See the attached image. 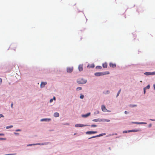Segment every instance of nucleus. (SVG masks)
<instances>
[{"instance_id": "a211bd4d", "label": "nucleus", "mask_w": 155, "mask_h": 155, "mask_svg": "<svg viewBox=\"0 0 155 155\" xmlns=\"http://www.w3.org/2000/svg\"><path fill=\"white\" fill-rule=\"evenodd\" d=\"M121 90L120 89L119 90V91H118L116 97H117L119 95V94H120V92H121Z\"/></svg>"}, {"instance_id": "f8f14e48", "label": "nucleus", "mask_w": 155, "mask_h": 155, "mask_svg": "<svg viewBox=\"0 0 155 155\" xmlns=\"http://www.w3.org/2000/svg\"><path fill=\"white\" fill-rule=\"evenodd\" d=\"M86 126L85 125H83L82 124H76L75 125V127H83L84 126Z\"/></svg>"}, {"instance_id": "39448f33", "label": "nucleus", "mask_w": 155, "mask_h": 155, "mask_svg": "<svg viewBox=\"0 0 155 155\" xmlns=\"http://www.w3.org/2000/svg\"><path fill=\"white\" fill-rule=\"evenodd\" d=\"M144 74L146 75H154L155 74V72H146L144 73Z\"/></svg>"}, {"instance_id": "4468645a", "label": "nucleus", "mask_w": 155, "mask_h": 155, "mask_svg": "<svg viewBox=\"0 0 155 155\" xmlns=\"http://www.w3.org/2000/svg\"><path fill=\"white\" fill-rule=\"evenodd\" d=\"M90 113H88L86 114L83 115L82 117H86L89 116L90 115Z\"/></svg>"}, {"instance_id": "f03ea898", "label": "nucleus", "mask_w": 155, "mask_h": 155, "mask_svg": "<svg viewBox=\"0 0 155 155\" xmlns=\"http://www.w3.org/2000/svg\"><path fill=\"white\" fill-rule=\"evenodd\" d=\"M105 134H101L99 135H96V136H93L91 137H90L89 138H88V139H91V138H95V137H101V136H103L104 135H105Z\"/></svg>"}, {"instance_id": "72a5a7b5", "label": "nucleus", "mask_w": 155, "mask_h": 155, "mask_svg": "<svg viewBox=\"0 0 155 155\" xmlns=\"http://www.w3.org/2000/svg\"><path fill=\"white\" fill-rule=\"evenodd\" d=\"M145 90H146L145 88H144L143 90H144V94H145V92H146Z\"/></svg>"}, {"instance_id": "423d86ee", "label": "nucleus", "mask_w": 155, "mask_h": 155, "mask_svg": "<svg viewBox=\"0 0 155 155\" xmlns=\"http://www.w3.org/2000/svg\"><path fill=\"white\" fill-rule=\"evenodd\" d=\"M78 69L80 71H82L83 70V65L82 64L79 65L78 66Z\"/></svg>"}, {"instance_id": "bb28decb", "label": "nucleus", "mask_w": 155, "mask_h": 155, "mask_svg": "<svg viewBox=\"0 0 155 155\" xmlns=\"http://www.w3.org/2000/svg\"><path fill=\"white\" fill-rule=\"evenodd\" d=\"M97 126V125H96L93 124L91 125V127H96Z\"/></svg>"}, {"instance_id": "b1692460", "label": "nucleus", "mask_w": 155, "mask_h": 155, "mask_svg": "<svg viewBox=\"0 0 155 155\" xmlns=\"http://www.w3.org/2000/svg\"><path fill=\"white\" fill-rule=\"evenodd\" d=\"M84 97V96L83 94H81L80 96V98L81 99H83Z\"/></svg>"}, {"instance_id": "1a4fd4ad", "label": "nucleus", "mask_w": 155, "mask_h": 155, "mask_svg": "<svg viewBox=\"0 0 155 155\" xmlns=\"http://www.w3.org/2000/svg\"><path fill=\"white\" fill-rule=\"evenodd\" d=\"M10 48H11L13 49L14 51H15V49L16 48V45H12L10 46Z\"/></svg>"}, {"instance_id": "e433bc0d", "label": "nucleus", "mask_w": 155, "mask_h": 155, "mask_svg": "<svg viewBox=\"0 0 155 155\" xmlns=\"http://www.w3.org/2000/svg\"><path fill=\"white\" fill-rule=\"evenodd\" d=\"M124 113L126 114H128V112L126 111H125L124 112Z\"/></svg>"}, {"instance_id": "58836bf2", "label": "nucleus", "mask_w": 155, "mask_h": 155, "mask_svg": "<svg viewBox=\"0 0 155 155\" xmlns=\"http://www.w3.org/2000/svg\"><path fill=\"white\" fill-rule=\"evenodd\" d=\"M21 131V130H20V129H18V130H16V131Z\"/></svg>"}, {"instance_id": "4c0bfd02", "label": "nucleus", "mask_w": 155, "mask_h": 155, "mask_svg": "<svg viewBox=\"0 0 155 155\" xmlns=\"http://www.w3.org/2000/svg\"><path fill=\"white\" fill-rule=\"evenodd\" d=\"M5 139L3 138H0V140H5Z\"/></svg>"}, {"instance_id": "f257e3e1", "label": "nucleus", "mask_w": 155, "mask_h": 155, "mask_svg": "<svg viewBox=\"0 0 155 155\" xmlns=\"http://www.w3.org/2000/svg\"><path fill=\"white\" fill-rule=\"evenodd\" d=\"M86 82V80L83 78H79L77 81V82L79 84H84Z\"/></svg>"}, {"instance_id": "de8ad7c7", "label": "nucleus", "mask_w": 155, "mask_h": 155, "mask_svg": "<svg viewBox=\"0 0 155 155\" xmlns=\"http://www.w3.org/2000/svg\"><path fill=\"white\" fill-rule=\"evenodd\" d=\"M109 72H108V73H107V74H109Z\"/></svg>"}, {"instance_id": "a19ab883", "label": "nucleus", "mask_w": 155, "mask_h": 155, "mask_svg": "<svg viewBox=\"0 0 155 155\" xmlns=\"http://www.w3.org/2000/svg\"><path fill=\"white\" fill-rule=\"evenodd\" d=\"M53 100H55V99H55V97H53Z\"/></svg>"}, {"instance_id": "9b49d317", "label": "nucleus", "mask_w": 155, "mask_h": 155, "mask_svg": "<svg viewBox=\"0 0 155 155\" xmlns=\"http://www.w3.org/2000/svg\"><path fill=\"white\" fill-rule=\"evenodd\" d=\"M109 65L110 67L113 68H115L116 67V65L115 64H113L111 63H110L109 64Z\"/></svg>"}, {"instance_id": "412c9836", "label": "nucleus", "mask_w": 155, "mask_h": 155, "mask_svg": "<svg viewBox=\"0 0 155 155\" xmlns=\"http://www.w3.org/2000/svg\"><path fill=\"white\" fill-rule=\"evenodd\" d=\"M82 88L81 87H78L77 88V91H78L79 90H82Z\"/></svg>"}, {"instance_id": "6ab92c4d", "label": "nucleus", "mask_w": 155, "mask_h": 155, "mask_svg": "<svg viewBox=\"0 0 155 155\" xmlns=\"http://www.w3.org/2000/svg\"><path fill=\"white\" fill-rule=\"evenodd\" d=\"M137 105H133V104H130V107H136L137 106Z\"/></svg>"}, {"instance_id": "ddd939ff", "label": "nucleus", "mask_w": 155, "mask_h": 155, "mask_svg": "<svg viewBox=\"0 0 155 155\" xmlns=\"http://www.w3.org/2000/svg\"><path fill=\"white\" fill-rule=\"evenodd\" d=\"M51 119L50 118L43 119L41 120V121H49L51 120Z\"/></svg>"}, {"instance_id": "7c9ffc66", "label": "nucleus", "mask_w": 155, "mask_h": 155, "mask_svg": "<svg viewBox=\"0 0 155 155\" xmlns=\"http://www.w3.org/2000/svg\"><path fill=\"white\" fill-rule=\"evenodd\" d=\"M98 68L100 69H101L102 68V67L101 66H97L96 67V68Z\"/></svg>"}, {"instance_id": "f704fd0d", "label": "nucleus", "mask_w": 155, "mask_h": 155, "mask_svg": "<svg viewBox=\"0 0 155 155\" xmlns=\"http://www.w3.org/2000/svg\"><path fill=\"white\" fill-rule=\"evenodd\" d=\"M94 64H93V65H92L91 66V68H94Z\"/></svg>"}, {"instance_id": "c9c22d12", "label": "nucleus", "mask_w": 155, "mask_h": 155, "mask_svg": "<svg viewBox=\"0 0 155 155\" xmlns=\"http://www.w3.org/2000/svg\"><path fill=\"white\" fill-rule=\"evenodd\" d=\"M133 123L136 124H140V123H139V122H133Z\"/></svg>"}, {"instance_id": "9d476101", "label": "nucleus", "mask_w": 155, "mask_h": 155, "mask_svg": "<svg viewBox=\"0 0 155 155\" xmlns=\"http://www.w3.org/2000/svg\"><path fill=\"white\" fill-rule=\"evenodd\" d=\"M73 68H67V71L69 73H71L73 71Z\"/></svg>"}, {"instance_id": "c03bdc74", "label": "nucleus", "mask_w": 155, "mask_h": 155, "mask_svg": "<svg viewBox=\"0 0 155 155\" xmlns=\"http://www.w3.org/2000/svg\"><path fill=\"white\" fill-rule=\"evenodd\" d=\"M35 145V144H30L29 145V146H31V145Z\"/></svg>"}, {"instance_id": "aec40b11", "label": "nucleus", "mask_w": 155, "mask_h": 155, "mask_svg": "<svg viewBox=\"0 0 155 155\" xmlns=\"http://www.w3.org/2000/svg\"><path fill=\"white\" fill-rule=\"evenodd\" d=\"M13 127V126L12 125L8 126L6 127V129H9L10 128H11L12 127Z\"/></svg>"}, {"instance_id": "a878e982", "label": "nucleus", "mask_w": 155, "mask_h": 155, "mask_svg": "<svg viewBox=\"0 0 155 155\" xmlns=\"http://www.w3.org/2000/svg\"><path fill=\"white\" fill-rule=\"evenodd\" d=\"M99 121L98 119H95L93 120V121L94 122H97Z\"/></svg>"}, {"instance_id": "7ed1b4c3", "label": "nucleus", "mask_w": 155, "mask_h": 155, "mask_svg": "<svg viewBox=\"0 0 155 155\" xmlns=\"http://www.w3.org/2000/svg\"><path fill=\"white\" fill-rule=\"evenodd\" d=\"M105 74H104L102 72H97L95 73L94 74V75L96 76H100L104 75Z\"/></svg>"}, {"instance_id": "49530a36", "label": "nucleus", "mask_w": 155, "mask_h": 155, "mask_svg": "<svg viewBox=\"0 0 155 155\" xmlns=\"http://www.w3.org/2000/svg\"><path fill=\"white\" fill-rule=\"evenodd\" d=\"M98 113H99V112H97V114H98Z\"/></svg>"}, {"instance_id": "2f4dec72", "label": "nucleus", "mask_w": 155, "mask_h": 155, "mask_svg": "<svg viewBox=\"0 0 155 155\" xmlns=\"http://www.w3.org/2000/svg\"><path fill=\"white\" fill-rule=\"evenodd\" d=\"M11 107L12 108H13V103H12L11 104Z\"/></svg>"}, {"instance_id": "20e7f679", "label": "nucleus", "mask_w": 155, "mask_h": 155, "mask_svg": "<svg viewBox=\"0 0 155 155\" xmlns=\"http://www.w3.org/2000/svg\"><path fill=\"white\" fill-rule=\"evenodd\" d=\"M97 131H88L86 132V134H94L97 133Z\"/></svg>"}, {"instance_id": "6e6552de", "label": "nucleus", "mask_w": 155, "mask_h": 155, "mask_svg": "<svg viewBox=\"0 0 155 155\" xmlns=\"http://www.w3.org/2000/svg\"><path fill=\"white\" fill-rule=\"evenodd\" d=\"M46 82H42L41 84V88L43 87H45V85L47 84Z\"/></svg>"}, {"instance_id": "79ce46f5", "label": "nucleus", "mask_w": 155, "mask_h": 155, "mask_svg": "<svg viewBox=\"0 0 155 155\" xmlns=\"http://www.w3.org/2000/svg\"><path fill=\"white\" fill-rule=\"evenodd\" d=\"M5 155H14L13 154H5Z\"/></svg>"}, {"instance_id": "5701e85b", "label": "nucleus", "mask_w": 155, "mask_h": 155, "mask_svg": "<svg viewBox=\"0 0 155 155\" xmlns=\"http://www.w3.org/2000/svg\"><path fill=\"white\" fill-rule=\"evenodd\" d=\"M109 92H109V91H107L106 92H104V93L105 94H108L109 93Z\"/></svg>"}, {"instance_id": "cd10ccee", "label": "nucleus", "mask_w": 155, "mask_h": 155, "mask_svg": "<svg viewBox=\"0 0 155 155\" xmlns=\"http://www.w3.org/2000/svg\"><path fill=\"white\" fill-rule=\"evenodd\" d=\"M2 117H4V116L2 114H0V118Z\"/></svg>"}, {"instance_id": "c756f323", "label": "nucleus", "mask_w": 155, "mask_h": 155, "mask_svg": "<svg viewBox=\"0 0 155 155\" xmlns=\"http://www.w3.org/2000/svg\"><path fill=\"white\" fill-rule=\"evenodd\" d=\"M53 99H51L50 100V103H51L53 101Z\"/></svg>"}, {"instance_id": "37998d69", "label": "nucleus", "mask_w": 155, "mask_h": 155, "mask_svg": "<svg viewBox=\"0 0 155 155\" xmlns=\"http://www.w3.org/2000/svg\"><path fill=\"white\" fill-rule=\"evenodd\" d=\"M150 120H152V121H155V120H154L153 119H150Z\"/></svg>"}, {"instance_id": "2eb2a0df", "label": "nucleus", "mask_w": 155, "mask_h": 155, "mask_svg": "<svg viewBox=\"0 0 155 155\" xmlns=\"http://www.w3.org/2000/svg\"><path fill=\"white\" fill-rule=\"evenodd\" d=\"M54 116L55 117H57L59 116V114L58 112H55L54 113Z\"/></svg>"}, {"instance_id": "ea45409f", "label": "nucleus", "mask_w": 155, "mask_h": 155, "mask_svg": "<svg viewBox=\"0 0 155 155\" xmlns=\"http://www.w3.org/2000/svg\"><path fill=\"white\" fill-rule=\"evenodd\" d=\"M4 135V134H0V136Z\"/></svg>"}, {"instance_id": "dca6fc26", "label": "nucleus", "mask_w": 155, "mask_h": 155, "mask_svg": "<svg viewBox=\"0 0 155 155\" xmlns=\"http://www.w3.org/2000/svg\"><path fill=\"white\" fill-rule=\"evenodd\" d=\"M102 65L104 68H106L107 67V64L106 63L103 64Z\"/></svg>"}, {"instance_id": "c85d7f7f", "label": "nucleus", "mask_w": 155, "mask_h": 155, "mask_svg": "<svg viewBox=\"0 0 155 155\" xmlns=\"http://www.w3.org/2000/svg\"><path fill=\"white\" fill-rule=\"evenodd\" d=\"M2 80L1 78H0V85L2 84Z\"/></svg>"}, {"instance_id": "f3484780", "label": "nucleus", "mask_w": 155, "mask_h": 155, "mask_svg": "<svg viewBox=\"0 0 155 155\" xmlns=\"http://www.w3.org/2000/svg\"><path fill=\"white\" fill-rule=\"evenodd\" d=\"M100 121H101L109 122V121H110V120H108V119H104L101 120H100Z\"/></svg>"}, {"instance_id": "473e14b6", "label": "nucleus", "mask_w": 155, "mask_h": 155, "mask_svg": "<svg viewBox=\"0 0 155 155\" xmlns=\"http://www.w3.org/2000/svg\"><path fill=\"white\" fill-rule=\"evenodd\" d=\"M140 124H146L147 123H144V122H140Z\"/></svg>"}, {"instance_id": "0eeeda50", "label": "nucleus", "mask_w": 155, "mask_h": 155, "mask_svg": "<svg viewBox=\"0 0 155 155\" xmlns=\"http://www.w3.org/2000/svg\"><path fill=\"white\" fill-rule=\"evenodd\" d=\"M101 109L104 112H105L107 111V109H106L105 106L104 105H102L101 106Z\"/></svg>"}, {"instance_id": "a18cd8bd", "label": "nucleus", "mask_w": 155, "mask_h": 155, "mask_svg": "<svg viewBox=\"0 0 155 155\" xmlns=\"http://www.w3.org/2000/svg\"><path fill=\"white\" fill-rule=\"evenodd\" d=\"M65 125H69V124L68 123H66L65 124H64Z\"/></svg>"}, {"instance_id": "4be33fe9", "label": "nucleus", "mask_w": 155, "mask_h": 155, "mask_svg": "<svg viewBox=\"0 0 155 155\" xmlns=\"http://www.w3.org/2000/svg\"><path fill=\"white\" fill-rule=\"evenodd\" d=\"M145 88V89H149L150 88V86L149 85H148Z\"/></svg>"}, {"instance_id": "393cba45", "label": "nucleus", "mask_w": 155, "mask_h": 155, "mask_svg": "<svg viewBox=\"0 0 155 155\" xmlns=\"http://www.w3.org/2000/svg\"><path fill=\"white\" fill-rule=\"evenodd\" d=\"M138 130H132L131 131V132H137L138 131Z\"/></svg>"}]
</instances>
